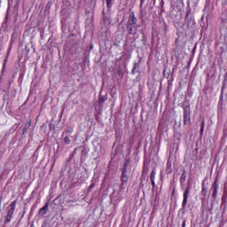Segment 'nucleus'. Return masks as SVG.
<instances>
[{
	"mask_svg": "<svg viewBox=\"0 0 227 227\" xmlns=\"http://www.w3.org/2000/svg\"><path fill=\"white\" fill-rule=\"evenodd\" d=\"M166 173H167V175H171V173H173V168L171 165V161H169V160L167 161Z\"/></svg>",
	"mask_w": 227,
	"mask_h": 227,
	"instance_id": "9d476101",
	"label": "nucleus"
},
{
	"mask_svg": "<svg viewBox=\"0 0 227 227\" xmlns=\"http://www.w3.org/2000/svg\"><path fill=\"white\" fill-rule=\"evenodd\" d=\"M134 143L133 142H129V145H128V150H130V148H132Z\"/></svg>",
	"mask_w": 227,
	"mask_h": 227,
	"instance_id": "412c9836",
	"label": "nucleus"
},
{
	"mask_svg": "<svg viewBox=\"0 0 227 227\" xmlns=\"http://www.w3.org/2000/svg\"><path fill=\"white\" fill-rule=\"evenodd\" d=\"M167 29H168V25H166V23H164V31H165V33H166Z\"/></svg>",
	"mask_w": 227,
	"mask_h": 227,
	"instance_id": "b1692460",
	"label": "nucleus"
},
{
	"mask_svg": "<svg viewBox=\"0 0 227 227\" xmlns=\"http://www.w3.org/2000/svg\"><path fill=\"white\" fill-rule=\"evenodd\" d=\"M208 192V188L205 185V181L202 182V189H201V194L205 198H207V194Z\"/></svg>",
	"mask_w": 227,
	"mask_h": 227,
	"instance_id": "9b49d317",
	"label": "nucleus"
},
{
	"mask_svg": "<svg viewBox=\"0 0 227 227\" xmlns=\"http://www.w3.org/2000/svg\"><path fill=\"white\" fill-rule=\"evenodd\" d=\"M185 180H187V171L183 170L181 178H180V184H184Z\"/></svg>",
	"mask_w": 227,
	"mask_h": 227,
	"instance_id": "f8f14e48",
	"label": "nucleus"
},
{
	"mask_svg": "<svg viewBox=\"0 0 227 227\" xmlns=\"http://www.w3.org/2000/svg\"><path fill=\"white\" fill-rule=\"evenodd\" d=\"M155 175H156L155 169L152 170L150 174V180L153 187H155Z\"/></svg>",
	"mask_w": 227,
	"mask_h": 227,
	"instance_id": "1a4fd4ad",
	"label": "nucleus"
},
{
	"mask_svg": "<svg viewBox=\"0 0 227 227\" xmlns=\"http://www.w3.org/2000/svg\"><path fill=\"white\" fill-rule=\"evenodd\" d=\"M30 227H35V223H31Z\"/></svg>",
	"mask_w": 227,
	"mask_h": 227,
	"instance_id": "bb28decb",
	"label": "nucleus"
},
{
	"mask_svg": "<svg viewBox=\"0 0 227 227\" xmlns=\"http://www.w3.org/2000/svg\"><path fill=\"white\" fill-rule=\"evenodd\" d=\"M191 187H186L184 192V199L182 202V208H185L187 207V201L189 200V194H190Z\"/></svg>",
	"mask_w": 227,
	"mask_h": 227,
	"instance_id": "423d86ee",
	"label": "nucleus"
},
{
	"mask_svg": "<svg viewBox=\"0 0 227 227\" xmlns=\"http://www.w3.org/2000/svg\"><path fill=\"white\" fill-rule=\"evenodd\" d=\"M143 6V4H140V8Z\"/></svg>",
	"mask_w": 227,
	"mask_h": 227,
	"instance_id": "cd10ccee",
	"label": "nucleus"
},
{
	"mask_svg": "<svg viewBox=\"0 0 227 227\" xmlns=\"http://www.w3.org/2000/svg\"><path fill=\"white\" fill-rule=\"evenodd\" d=\"M17 207V200H13L10 204V208L7 211V215H5V219L4 221V224H10L12 223V219H13V215L15 214V208Z\"/></svg>",
	"mask_w": 227,
	"mask_h": 227,
	"instance_id": "f03ea898",
	"label": "nucleus"
},
{
	"mask_svg": "<svg viewBox=\"0 0 227 227\" xmlns=\"http://www.w3.org/2000/svg\"><path fill=\"white\" fill-rule=\"evenodd\" d=\"M24 215H26V209H24L22 215H21V219H24Z\"/></svg>",
	"mask_w": 227,
	"mask_h": 227,
	"instance_id": "5701e85b",
	"label": "nucleus"
},
{
	"mask_svg": "<svg viewBox=\"0 0 227 227\" xmlns=\"http://www.w3.org/2000/svg\"><path fill=\"white\" fill-rule=\"evenodd\" d=\"M140 65H141V59H139L138 63H137V62L134 63V66L131 69V74L133 75H135L136 71L137 70V68H139Z\"/></svg>",
	"mask_w": 227,
	"mask_h": 227,
	"instance_id": "6e6552de",
	"label": "nucleus"
},
{
	"mask_svg": "<svg viewBox=\"0 0 227 227\" xmlns=\"http://www.w3.org/2000/svg\"><path fill=\"white\" fill-rule=\"evenodd\" d=\"M29 127H31V121H29L28 122H27L23 128V133L27 132V130L29 129Z\"/></svg>",
	"mask_w": 227,
	"mask_h": 227,
	"instance_id": "4468645a",
	"label": "nucleus"
},
{
	"mask_svg": "<svg viewBox=\"0 0 227 227\" xmlns=\"http://www.w3.org/2000/svg\"><path fill=\"white\" fill-rule=\"evenodd\" d=\"M3 205V196H0V213H1V206Z\"/></svg>",
	"mask_w": 227,
	"mask_h": 227,
	"instance_id": "4be33fe9",
	"label": "nucleus"
},
{
	"mask_svg": "<svg viewBox=\"0 0 227 227\" xmlns=\"http://www.w3.org/2000/svg\"><path fill=\"white\" fill-rule=\"evenodd\" d=\"M73 132H74V128H69V129L64 130L63 136H64L65 134H67V136L70 137V135H71Z\"/></svg>",
	"mask_w": 227,
	"mask_h": 227,
	"instance_id": "2eb2a0df",
	"label": "nucleus"
},
{
	"mask_svg": "<svg viewBox=\"0 0 227 227\" xmlns=\"http://www.w3.org/2000/svg\"><path fill=\"white\" fill-rule=\"evenodd\" d=\"M176 43H178V38H176V41H175L176 45Z\"/></svg>",
	"mask_w": 227,
	"mask_h": 227,
	"instance_id": "393cba45",
	"label": "nucleus"
},
{
	"mask_svg": "<svg viewBox=\"0 0 227 227\" xmlns=\"http://www.w3.org/2000/svg\"><path fill=\"white\" fill-rule=\"evenodd\" d=\"M126 27L129 35H132L133 36L137 35V28L139 26H137V18L134 12L129 14Z\"/></svg>",
	"mask_w": 227,
	"mask_h": 227,
	"instance_id": "f257e3e1",
	"label": "nucleus"
},
{
	"mask_svg": "<svg viewBox=\"0 0 227 227\" xmlns=\"http://www.w3.org/2000/svg\"><path fill=\"white\" fill-rule=\"evenodd\" d=\"M49 212V202H46L45 205L40 208L39 210V215H45Z\"/></svg>",
	"mask_w": 227,
	"mask_h": 227,
	"instance_id": "0eeeda50",
	"label": "nucleus"
},
{
	"mask_svg": "<svg viewBox=\"0 0 227 227\" xmlns=\"http://www.w3.org/2000/svg\"><path fill=\"white\" fill-rule=\"evenodd\" d=\"M205 132V120L201 121V126H200V136H203V133Z\"/></svg>",
	"mask_w": 227,
	"mask_h": 227,
	"instance_id": "dca6fc26",
	"label": "nucleus"
},
{
	"mask_svg": "<svg viewBox=\"0 0 227 227\" xmlns=\"http://www.w3.org/2000/svg\"><path fill=\"white\" fill-rule=\"evenodd\" d=\"M64 143H65V145H70V143H72V141L70 140V137L69 136H66L64 137Z\"/></svg>",
	"mask_w": 227,
	"mask_h": 227,
	"instance_id": "f3484780",
	"label": "nucleus"
},
{
	"mask_svg": "<svg viewBox=\"0 0 227 227\" xmlns=\"http://www.w3.org/2000/svg\"><path fill=\"white\" fill-rule=\"evenodd\" d=\"M98 100H99L98 105L102 106H104V103L106 102V100H107V96H100Z\"/></svg>",
	"mask_w": 227,
	"mask_h": 227,
	"instance_id": "ddd939ff",
	"label": "nucleus"
},
{
	"mask_svg": "<svg viewBox=\"0 0 227 227\" xmlns=\"http://www.w3.org/2000/svg\"><path fill=\"white\" fill-rule=\"evenodd\" d=\"M106 8H113V0H106Z\"/></svg>",
	"mask_w": 227,
	"mask_h": 227,
	"instance_id": "6ab92c4d",
	"label": "nucleus"
},
{
	"mask_svg": "<svg viewBox=\"0 0 227 227\" xmlns=\"http://www.w3.org/2000/svg\"><path fill=\"white\" fill-rule=\"evenodd\" d=\"M95 187V183H92L90 186H89V191H93Z\"/></svg>",
	"mask_w": 227,
	"mask_h": 227,
	"instance_id": "aec40b11",
	"label": "nucleus"
},
{
	"mask_svg": "<svg viewBox=\"0 0 227 227\" xmlns=\"http://www.w3.org/2000/svg\"><path fill=\"white\" fill-rule=\"evenodd\" d=\"M210 191L212 192L213 200L217 199V191H219V177L216 176L215 182L212 184Z\"/></svg>",
	"mask_w": 227,
	"mask_h": 227,
	"instance_id": "20e7f679",
	"label": "nucleus"
},
{
	"mask_svg": "<svg viewBox=\"0 0 227 227\" xmlns=\"http://www.w3.org/2000/svg\"><path fill=\"white\" fill-rule=\"evenodd\" d=\"M129 164H130V159L125 160L121 175V180L122 182L121 185H124L129 182V176L127 175L129 171Z\"/></svg>",
	"mask_w": 227,
	"mask_h": 227,
	"instance_id": "7ed1b4c3",
	"label": "nucleus"
},
{
	"mask_svg": "<svg viewBox=\"0 0 227 227\" xmlns=\"http://www.w3.org/2000/svg\"><path fill=\"white\" fill-rule=\"evenodd\" d=\"M184 125H191V106L184 109Z\"/></svg>",
	"mask_w": 227,
	"mask_h": 227,
	"instance_id": "39448f33",
	"label": "nucleus"
},
{
	"mask_svg": "<svg viewBox=\"0 0 227 227\" xmlns=\"http://www.w3.org/2000/svg\"><path fill=\"white\" fill-rule=\"evenodd\" d=\"M6 63H8V55L4 60L3 69L2 72H4V69L6 68Z\"/></svg>",
	"mask_w": 227,
	"mask_h": 227,
	"instance_id": "a211bd4d",
	"label": "nucleus"
},
{
	"mask_svg": "<svg viewBox=\"0 0 227 227\" xmlns=\"http://www.w3.org/2000/svg\"><path fill=\"white\" fill-rule=\"evenodd\" d=\"M182 227H185V221L183 222Z\"/></svg>",
	"mask_w": 227,
	"mask_h": 227,
	"instance_id": "a878e982",
	"label": "nucleus"
}]
</instances>
